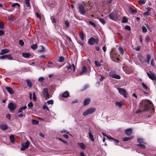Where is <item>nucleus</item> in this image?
<instances>
[{
    "label": "nucleus",
    "instance_id": "nucleus-10",
    "mask_svg": "<svg viewBox=\"0 0 156 156\" xmlns=\"http://www.w3.org/2000/svg\"><path fill=\"white\" fill-rule=\"evenodd\" d=\"M43 95L45 98H50V95L48 94V89L46 88L44 89L43 90Z\"/></svg>",
    "mask_w": 156,
    "mask_h": 156
},
{
    "label": "nucleus",
    "instance_id": "nucleus-26",
    "mask_svg": "<svg viewBox=\"0 0 156 156\" xmlns=\"http://www.w3.org/2000/svg\"><path fill=\"white\" fill-rule=\"evenodd\" d=\"M151 57V56L150 55L148 54L147 55L146 62L148 64L149 63Z\"/></svg>",
    "mask_w": 156,
    "mask_h": 156
},
{
    "label": "nucleus",
    "instance_id": "nucleus-12",
    "mask_svg": "<svg viewBox=\"0 0 156 156\" xmlns=\"http://www.w3.org/2000/svg\"><path fill=\"white\" fill-rule=\"evenodd\" d=\"M8 108L10 111H13L15 109V107L12 103H10L8 105Z\"/></svg>",
    "mask_w": 156,
    "mask_h": 156
},
{
    "label": "nucleus",
    "instance_id": "nucleus-39",
    "mask_svg": "<svg viewBox=\"0 0 156 156\" xmlns=\"http://www.w3.org/2000/svg\"><path fill=\"white\" fill-rule=\"evenodd\" d=\"M80 37L81 39L83 41L84 40V36L83 35V32H81L80 34Z\"/></svg>",
    "mask_w": 156,
    "mask_h": 156
},
{
    "label": "nucleus",
    "instance_id": "nucleus-29",
    "mask_svg": "<svg viewBox=\"0 0 156 156\" xmlns=\"http://www.w3.org/2000/svg\"><path fill=\"white\" fill-rule=\"evenodd\" d=\"M5 58H7L8 59L10 60H12L13 59V58L11 57L10 54H6L5 55Z\"/></svg>",
    "mask_w": 156,
    "mask_h": 156
},
{
    "label": "nucleus",
    "instance_id": "nucleus-20",
    "mask_svg": "<svg viewBox=\"0 0 156 156\" xmlns=\"http://www.w3.org/2000/svg\"><path fill=\"white\" fill-rule=\"evenodd\" d=\"M89 136L91 140L94 141V139L93 138V136L91 132L90 131V130H89Z\"/></svg>",
    "mask_w": 156,
    "mask_h": 156
},
{
    "label": "nucleus",
    "instance_id": "nucleus-47",
    "mask_svg": "<svg viewBox=\"0 0 156 156\" xmlns=\"http://www.w3.org/2000/svg\"><path fill=\"white\" fill-rule=\"evenodd\" d=\"M33 100L34 101H36L37 100L36 96L34 93L33 94Z\"/></svg>",
    "mask_w": 156,
    "mask_h": 156
},
{
    "label": "nucleus",
    "instance_id": "nucleus-54",
    "mask_svg": "<svg viewBox=\"0 0 156 156\" xmlns=\"http://www.w3.org/2000/svg\"><path fill=\"white\" fill-rule=\"evenodd\" d=\"M51 20L52 22L55 23H56V20H55V17H54L53 16H52L51 18Z\"/></svg>",
    "mask_w": 156,
    "mask_h": 156
},
{
    "label": "nucleus",
    "instance_id": "nucleus-55",
    "mask_svg": "<svg viewBox=\"0 0 156 156\" xmlns=\"http://www.w3.org/2000/svg\"><path fill=\"white\" fill-rule=\"evenodd\" d=\"M19 44L21 46L23 45L24 43L22 40H20L19 41Z\"/></svg>",
    "mask_w": 156,
    "mask_h": 156
},
{
    "label": "nucleus",
    "instance_id": "nucleus-61",
    "mask_svg": "<svg viewBox=\"0 0 156 156\" xmlns=\"http://www.w3.org/2000/svg\"><path fill=\"white\" fill-rule=\"evenodd\" d=\"M143 111V110H138L136 111L135 112V113L136 114H138V113H140L141 112Z\"/></svg>",
    "mask_w": 156,
    "mask_h": 156
},
{
    "label": "nucleus",
    "instance_id": "nucleus-38",
    "mask_svg": "<svg viewBox=\"0 0 156 156\" xmlns=\"http://www.w3.org/2000/svg\"><path fill=\"white\" fill-rule=\"evenodd\" d=\"M94 63L98 67H100L101 66V64L100 62L95 61L94 62Z\"/></svg>",
    "mask_w": 156,
    "mask_h": 156
},
{
    "label": "nucleus",
    "instance_id": "nucleus-34",
    "mask_svg": "<svg viewBox=\"0 0 156 156\" xmlns=\"http://www.w3.org/2000/svg\"><path fill=\"white\" fill-rule=\"evenodd\" d=\"M137 141L140 144H146V143L144 142V140L143 139H139L137 140Z\"/></svg>",
    "mask_w": 156,
    "mask_h": 156
},
{
    "label": "nucleus",
    "instance_id": "nucleus-22",
    "mask_svg": "<svg viewBox=\"0 0 156 156\" xmlns=\"http://www.w3.org/2000/svg\"><path fill=\"white\" fill-rule=\"evenodd\" d=\"M78 144L80 147L82 149H84L86 147V146L83 143H78Z\"/></svg>",
    "mask_w": 156,
    "mask_h": 156
},
{
    "label": "nucleus",
    "instance_id": "nucleus-44",
    "mask_svg": "<svg viewBox=\"0 0 156 156\" xmlns=\"http://www.w3.org/2000/svg\"><path fill=\"white\" fill-rule=\"evenodd\" d=\"M119 50L120 51L121 54L123 55L124 53L123 50L122 48L121 47H119Z\"/></svg>",
    "mask_w": 156,
    "mask_h": 156
},
{
    "label": "nucleus",
    "instance_id": "nucleus-64",
    "mask_svg": "<svg viewBox=\"0 0 156 156\" xmlns=\"http://www.w3.org/2000/svg\"><path fill=\"white\" fill-rule=\"evenodd\" d=\"M65 24L67 27H68L69 25V22L67 21H65Z\"/></svg>",
    "mask_w": 156,
    "mask_h": 156
},
{
    "label": "nucleus",
    "instance_id": "nucleus-3",
    "mask_svg": "<svg viewBox=\"0 0 156 156\" xmlns=\"http://www.w3.org/2000/svg\"><path fill=\"white\" fill-rule=\"evenodd\" d=\"M96 109L95 108H90L87 109L83 113V115L84 116L90 114L94 113L96 111Z\"/></svg>",
    "mask_w": 156,
    "mask_h": 156
},
{
    "label": "nucleus",
    "instance_id": "nucleus-43",
    "mask_svg": "<svg viewBox=\"0 0 156 156\" xmlns=\"http://www.w3.org/2000/svg\"><path fill=\"white\" fill-rule=\"evenodd\" d=\"M4 27V25L3 22L0 20V28L2 29Z\"/></svg>",
    "mask_w": 156,
    "mask_h": 156
},
{
    "label": "nucleus",
    "instance_id": "nucleus-31",
    "mask_svg": "<svg viewBox=\"0 0 156 156\" xmlns=\"http://www.w3.org/2000/svg\"><path fill=\"white\" fill-rule=\"evenodd\" d=\"M115 104L116 106L119 107H121L122 105V103L121 102H116Z\"/></svg>",
    "mask_w": 156,
    "mask_h": 156
},
{
    "label": "nucleus",
    "instance_id": "nucleus-9",
    "mask_svg": "<svg viewBox=\"0 0 156 156\" xmlns=\"http://www.w3.org/2000/svg\"><path fill=\"white\" fill-rule=\"evenodd\" d=\"M109 16L110 18L112 20H115L117 19V16L116 14L115 13H110Z\"/></svg>",
    "mask_w": 156,
    "mask_h": 156
},
{
    "label": "nucleus",
    "instance_id": "nucleus-25",
    "mask_svg": "<svg viewBox=\"0 0 156 156\" xmlns=\"http://www.w3.org/2000/svg\"><path fill=\"white\" fill-rule=\"evenodd\" d=\"M26 81L27 84V86L29 87H32V84L30 81L29 80H27Z\"/></svg>",
    "mask_w": 156,
    "mask_h": 156
},
{
    "label": "nucleus",
    "instance_id": "nucleus-62",
    "mask_svg": "<svg viewBox=\"0 0 156 156\" xmlns=\"http://www.w3.org/2000/svg\"><path fill=\"white\" fill-rule=\"evenodd\" d=\"M36 15L37 17L38 18H39L40 20L41 19V16L37 12L36 13Z\"/></svg>",
    "mask_w": 156,
    "mask_h": 156
},
{
    "label": "nucleus",
    "instance_id": "nucleus-4",
    "mask_svg": "<svg viewBox=\"0 0 156 156\" xmlns=\"http://www.w3.org/2000/svg\"><path fill=\"white\" fill-rule=\"evenodd\" d=\"M110 77L116 79H120L121 78V76L119 75L116 74L115 73L113 72H110L109 74Z\"/></svg>",
    "mask_w": 156,
    "mask_h": 156
},
{
    "label": "nucleus",
    "instance_id": "nucleus-49",
    "mask_svg": "<svg viewBox=\"0 0 156 156\" xmlns=\"http://www.w3.org/2000/svg\"><path fill=\"white\" fill-rule=\"evenodd\" d=\"M17 5L18 7H19L20 6V5L18 3H14L11 6L12 7H15V6Z\"/></svg>",
    "mask_w": 156,
    "mask_h": 156
},
{
    "label": "nucleus",
    "instance_id": "nucleus-40",
    "mask_svg": "<svg viewBox=\"0 0 156 156\" xmlns=\"http://www.w3.org/2000/svg\"><path fill=\"white\" fill-rule=\"evenodd\" d=\"M132 137H123L122 138V140L123 141H127L132 139Z\"/></svg>",
    "mask_w": 156,
    "mask_h": 156
},
{
    "label": "nucleus",
    "instance_id": "nucleus-14",
    "mask_svg": "<svg viewBox=\"0 0 156 156\" xmlns=\"http://www.w3.org/2000/svg\"><path fill=\"white\" fill-rule=\"evenodd\" d=\"M87 69L86 67L84 66H83L82 67L81 72L80 73V74L79 75H81L84 74L87 71Z\"/></svg>",
    "mask_w": 156,
    "mask_h": 156
},
{
    "label": "nucleus",
    "instance_id": "nucleus-41",
    "mask_svg": "<svg viewBox=\"0 0 156 156\" xmlns=\"http://www.w3.org/2000/svg\"><path fill=\"white\" fill-rule=\"evenodd\" d=\"M32 123L34 124H37L39 122L38 121L33 119L31 121Z\"/></svg>",
    "mask_w": 156,
    "mask_h": 156
},
{
    "label": "nucleus",
    "instance_id": "nucleus-15",
    "mask_svg": "<svg viewBox=\"0 0 156 156\" xmlns=\"http://www.w3.org/2000/svg\"><path fill=\"white\" fill-rule=\"evenodd\" d=\"M132 133V129H127L125 130V133L127 135L129 136Z\"/></svg>",
    "mask_w": 156,
    "mask_h": 156
},
{
    "label": "nucleus",
    "instance_id": "nucleus-58",
    "mask_svg": "<svg viewBox=\"0 0 156 156\" xmlns=\"http://www.w3.org/2000/svg\"><path fill=\"white\" fill-rule=\"evenodd\" d=\"M6 58L5 55H4L0 57V59H4Z\"/></svg>",
    "mask_w": 156,
    "mask_h": 156
},
{
    "label": "nucleus",
    "instance_id": "nucleus-2",
    "mask_svg": "<svg viewBox=\"0 0 156 156\" xmlns=\"http://www.w3.org/2000/svg\"><path fill=\"white\" fill-rule=\"evenodd\" d=\"M66 72L67 73H73L75 70V66L73 64L68 63L66 67Z\"/></svg>",
    "mask_w": 156,
    "mask_h": 156
},
{
    "label": "nucleus",
    "instance_id": "nucleus-8",
    "mask_svg": "<svg viewBox=\"0 0 156 156\" xmlns=\"http://www.w3.org/2000/svg\"><path fill=\"white\" fill-rule=\"evenodd\" d=\"M147 74L148 77L151 80H154L156 79V76L154 74L152 73L150 71L149 72H147Z\"/></svg>",
    "mask_w": 156,
    "mask_h": 156
},
{
    "label": "nucleus",
    "instance_id": "nucleus-19",
    "mask_svg": "<svg viewBox=\"0 0 156 156\" xmlns=\"http://www.w3.org/2000/svg\"><path fill=\"white\" fill-rule=\"evenodd\" d=\"M22 55L25 58H28L31 55L30 53L27 52L23 53H22Z\"/></svg>",
    "mask_w": 156,
    "mask_h": 156
},
{
    "label": "nucleus",
    "instance_id": "nucleus-33",
    "mask_svg": "<svg viewBox=\"0 0 156 156\" xmlns=\"http://www.w3.org/2000/svg\"><path fill=\"white\" fill-rule=\"evenodd\" d=\"M48 64L49 65H47V66L48 68L53 67L52 66V65H53V63L52 62H49L48 63Z\"/></svg>",
    "mask_w": 156,
    "mask_h": 156
},
{
    "label": "nucleus",
    "instance_id": "nucleus-37",
    "mask_svg": "<svg viewBox=\"0 0 156 156\" xmlns=\"http://www.w3.org/2000/svg\"><path fill=\"white\" fill-rule=\"evenodd\" d=\"M40 47V49L38 50L39 52H42L45 51V48L43 46H41Z\"/></svg>",
    "mask_w": 156,
    "mask_h": 156
},
{
    "label": "nucleus",
    "instance_id": "nucleus-32",
    "mask_svg": "<svg viewBox=\"0 0 156 156\" xmlns=\"http://www.w3.org/2000/svg\"><path fill=\"white\" fill-rule=\"evenodd\" d=\"M146 2V0H140L138 1L139 4L142 5L144 4Z\"/></svg>",
    "mask_w": 156,
    "mask_h": 156
},
{
    "label": "nucleus",
    "instance_id": "nucleus-11",
    "mask_svg": "<svg viewBox=\"0 0 156 156\" xmlns=\"http://www.w3.org/2000/svg\"><path fill=\"white\" fill-rule=\"evenodd\" d=\"M138 56L140 62L141 63H143L145 62V59L141 54L139 55Z\"/></svg>",
    "mask_w": 156,
    "mask_h": 156
},
{
    "label": "nucleus",
    "instance_id": "nucleus-1",
    "mask_svg": "<svg viewBox=\"0 0 156 156\" xmlns=\"http://www.w3.org/2000/svg\"><path fill=\"white\" fill-rule=\"evenodd\" d=\"M142 105L143 106V111H146L148 110L149 107H152L153 105L151 101L149 100H144L143 101ZM152 112H154V108L151 107Z\"/></svg>",
    "mask_w": 156,
    "mask_h": 156
},
{
    "label": "nucleus",
    "instance_id": "nucleus-28",
    "mask_svg": "<svg viewBox=\"0 0 156 156\" xmlns=\"http://www.w3.org/2000/svg\"><path fill=\"white\" fill-rule=\"evenodd\" d=\"M24 2L27 7H29L30 6V0H25Z\"/></svg>",
    "mask_w": 156,
    "mask_h": 156
},
{
    "label": "nucleus",
    "instance_id": "nucleus-36",
    "mask_svg": "<svg viewBox=\"0 0 156 156\" xmlns=\"http://www.w3.org/2000/svg\"><path fill=\"white\" fill-rule=\"evenodd\" d=\"M31 48L33 49H36L37 48V46L36 44H34L31 46Z\"/></svg>",
    "mask_w": 156,
    "mask_h": 156
},
{
    "label": "nucleus",
    "instance_id": "nucleus-24",
    "mask_svg": "<svg viewBox=\"0 0 156 156\" xmlns=\"http://www.w3.org/2000/svg\"><path fill=\"white\" fill-rule=\"evenodd\" d=\"M141 84L143 87L146 90V91H148L149 90V89L148 88L147 86L144 83H142Z\"/></svg>",
    "mask_w": 156,
    "mask_h": 156
},
{
    "label": "nucleus",
    "instance_id": "nucleus-21",
    "mask_svg": "<svg viewBox=\"0 0 156 156\" xmlns=\"http://www.w3.org/2000/svg\"><path fill=\"white\" fill-rule=\"evenodd\" d=\"M69 95V94L68 91L65 92L62 94V96L64 98H67Z\"/></svg>",
    "mask_w": 156,
    "mask_h": 156
},
{
    "label": "nucleus",
    "instance_id": "nucleus-27",
    "mask_svg": "<svg viewBox=\"0 0 156 156\" xmlns=\"http://www.w3.org/2000/svg\"><path fill=\"white\" fill-rule=\"evenodd\" d=\"M145 144H146L140 143V144H137L136 145L137 146L139 147L142 149H144L145 148Z\"/></svg>",
    "mask_w": 156,
    "mask_h": 156
},
{
    "label": "nucleus",
    "instance_id": "nucleus-7",
    "mask_svg": "<svg viewBox=\"0 0 156 156\" xmlns=\"http://www.w3.org/2000/svg\"><path fill=\"white\" fill-rule=\"evenodd\" d=\"M79 8L80 10V13L83 15H84L86 11L85 9L83 7V6L81 4H79Z\"/></svg>",
    "mask_w": 156,
    "mask_h": 156
},
{
    "label": "nucleus",
    "instance_id": "nucleus-63",
    "mask_svg": "<svg viewBox=\"0 0 156 156\" xmlns=\"http://www.w3.org/2000/svg\"><path fill=\"white\" fill-rule=\"evenodd\" d=\"M61 133H66V134H68L69 133H68V132H67V131H66V130H62V131H61Z\"/></svg>",
    "mask_w": 156,
    "mask_h": 156
},
{
    "label": "nucleus",
    "instance_id": "nucleus-60",
    "mask_svg": "<svg viewBox=\"0 0 156 156\" xmlns=\"http://www.w3.org/2000/svg\"><path fill=\"white\" fill-rule=\"evenodd\" d=\"M113 140L114 141L115 143V144H118L119 143V141L118 140L114 139Z\"/></svg>",
    "mask_w": 156,
    "mask_h": 156
},
{
    "label": "nucleus",
    "instance_id": "nucleus-42",
    "mask_svg": "<svg viewBox=\"0 0 156 156\" xmlns=\"http://www.w3.org/2000/svg\"><path fill=\"white\" fill-rule=\"evenodd\" d=\"M142 31L143 33H145L147 32V30L146 29V27L145 26H143L142 27Z\"/></svg>",
    "mask_w": 156,
    "mask_h": 156
},
{
    "label": "nucleus",
    "instance_id": "nucleus-51",
    "mask_svg": "<svg viewBox=\"0 0 156 156\" xmlns=\"http://www.w3.org/2000/svg\"><path fill=\"white\" fill-rule=\"evenodd\" d=\"M151 65L152 66H154V59H152L151 60L150 63Z\"/></svg>",
    "mask_w": 156,
    "mask_h": 156
},
{
    "label": "nucleus",
    "instance_id": "nucleus-35",
    "mask_svg": "<svg viewBox=\"0 0 156 156\" xmlns=\"http://www.w3.org/2000/svg\"><path fill=\"white\" fill-rule=\"evenodd\" d=\"M129 12L131 13H135L137 12V10H136L133 9L131 8H129Z\"/></svg>",
    "mask_w": 156,
    "mask_h": 156
},
{
    "label": "nucleus",
    "instance_id": "nucleus-18",
    "mask_svg": "<svg viewBox=\"0 0 156 156\" xmlns=\"http://www.w3.org/2000/svg\"><path fill=\"white\" fill-rule=\"evenodd\" d=\"M88 42L90 45H93L95 42V39L93 37H91L88 40Z\"/></svg>",
    "mask_w": 156,
    "mask_h": 156
},
{
    "label": "nucleus",
    "instance_id": "nucleus-48",
    "mask_svg": "<svg viewBox=\"0 0 156 156\" xmlns=\"http://www.w3.org/2000/svg\"><path fill=\"white\" fill-rule=\"evenodd\" d=\"M47 103L48 104L52 105L53 103V101L52 100H49L47 101Z\"/></svg>",
    "mask_w": 156,
    "mask_h": 156
},
{
    "label": "nucleus",
    "instance_id": "nucleus-23",
    "mask_svg": "<svg viewBox=\"0 0 156 156\" xmlns=\"http://www.w3.org/2000/svg\"><path fill=\"white\" fill-rule=\"evenodd\" d=\"M0 128L3 130H5L7 129V126L5 124H2L0 126Z\"/></svg>",
    "mask_w": 156,
    "mask_h": 156
},
{
    "label": "nucleus",
    "instance_id": "nucleus-59",
    "mask_svg": "<svg viewBox=\"0 0 156 156\" xmlns=\"http://www.w3.org/2000/svg\"><path fill=\"white\" fill-rule=\"evenodd\" d=\"M4 34V31L2 30H0V36L3 35Z\"/></svg>",
    "mask_w": 156,
    "mask_h": 156
},
{
    "label": "nucleus",
    "instance_id": "nucleus-50",
    "mask_svg": "<svg viewBox=\"0 0 156 156\" xmlns=\"http://www.w3.org/2000/svg\"><path fill=\"white\" fill-rule=\"evenodd\" d=\"M27 106L29 108H31L33 106V105L32 102H31L28 104Z\"/></svg>",
    "mask_w": 156,
    "mask_h": 156
},
{
    "label": "nucleus",
    "instance_id": "nucleus-52",
    "mask_svg": "<svg viewBox=\"0 0 156 156\" xmlns=\"http://www.w3.org/2000/svg\"><path fill=\"white\" fill-rule=\"evenodd\" d=\"M89 23L90 24H91L94 26H95V23L93 21L91 20H89Z\"/></svg>",
    "mask_w": 156,
    "mask_h": 156
},
{
    "label": "nucleus",
    "instance_id": "nucleus-6",
    "mask_svg": "<svg viewBox=\"0 0 156 156\" xmlns=\"http://www.w3.org/2000/svg\"><path fill=\"white\" fill-rule=\"evenodd\" d=\"M30 142L27 140L26 142L22 143L21 144L22 147L21 148V151H24L25 149L27 148L29 145Z\"/></svg>",
    "mask_w": 156,
    "mask_h": 156
},
{
    "label": "nucleus",
    "instance_id": "nucleus-53",
    "mask_svg": "<svg viewBox=\"0 0 156 156\" xmlns=\"http://www.w3.org/2000/svg\"><path fill=\"white\" fill-rule=\"evenodd\" d=\"M127 21V19L125 17H123L122 20V22L125 23Z\"/></svg>",
    "mask_w": 156,
    "mask_h": 156
},
{
    "label": "nucleus",
    "instance_id": "nucleus-16",
    "mask_svg": "<svg viewBox=\"0 0 156 156\" xmlns=\"http://www.w3.org/2000/svg\"><path fill=\"white\" fill-rule=\"evenodd\" d=\"M9 50L8 49H2L1 52L0 53V55H2L4 54L7 53L9 52Z\"/></svg>",
    "mask_w": 156,
    "mask_h": 156
},
{
    "label": "nucleus",
    "instance_id": "nucleus-57",
    "mask_svg": "<svg viewBox=\"0 0 156 156\" xmlns=\"http://www.w3.org/2000/svg\"><path fill=\"white\" fill-rule=\"evenodd\" d=\"M125 29L129 30H131V28L129 26H126L125 27Z\"/></svg>",
    "mask_w": 156,
    "mask_h": 156
},
{
    "label": "nucleus",
    "instance_id": "nucleus-5",
    "mask_svg": "<svg viewBox=\"0 0 156 156\" xmlns=\"http://www.w3.org/2000/svg\"><path fill=\"white\" fill-rule=\"evenodd\" d=\"M117 90L119 91V93L120 94L122 95L124 97L127 98V94L126 91L124 90L121 88H118Z\"/></svg>",
    "mask_w": 156,
    "mask_h": 156
},
{
    "label": "nucleus",
    "instance_id": "nucleus-30",
    "mask_svg": "<svg viewBox=\"0 0 156 156\" xmlns=\"http://www.w3.org/2000/svg\"><path fill=\"white\" fill-rule=\"evenodd\" d=\"M9 138L11 141V142L12 143H14L15 142V139L14 136L12 135H11L9 136Z\"/></svg>",
    "mask_w": 156,
    "mask_h": 156
},
{
    "label": "nucleus",
    "instance_id": "nucleus-56",
    "mask_svg": "<svg viewBox=\"0 0 156 156\" xmlns=\"http://www.w3.org/2000/svg\"><path fill=\"white\" fill-rule=\"evenodd\" d=\"M44 80V79L42 77H39L38 79V81L39 82H42Z\"/></svg>",
    "mask_w": 156,
    "mask_h": 156
},
{
    "label": "nucleus",
    "instance_id": "nucleus-46",
    "mask_svg": "<svg viewBox=\"0 0 156 156\" xmlns=\"http://www.w3.org/2000/svg\"><path fill=\"white\" fill-rule=\"evenodd\" d=\"M64 60V58L63 57L61 56L58 59V61L60 62H62Z\"/></svg>",
    "mask_w": 156,
    "mask_h": 156
},
{
    "label": "nucleus",
    "instance_id": "nucleus-45",
    "mask_svg": "<svg viewBox=\"0 0 156 156\" xmlns=\"http://www.w3.org/2000/svg\"><path fill=\"white\" fill-rule=\"evenodd\" d=\"M99 20V21L103 24H105V21L103 19L101 18H100Z\"/></svg>",
    "mask_w": 156,
    "mask_h": 156
},
{
    "label": "nucleus",
    "instance_id": "nucleus-17",
    "mask_svg": "<svg viewBox=\"0 0 156 156\" xmlns=\"http://www.w3.org/2000/svg\"><path fill=\"white\" fill-rule=\"evenodd\" d=\"M5 88L9 94H12L14 93V91L11 88L6 87Z\"/></svg>",
    "mask_w": 156,
    "mask_h": 156
},
{
    "label": "nucleus",
    "instance_id": "nucleus-13",
    "mask_svg": "<svg viewBox=\"0 0 156 156\" xmlns=\"http://www.w3.org/2000/svg\"><path fill=\"white\" fill-rule=\"evenodd\" d=\"M90 101V99L89 98H86L83 101V106H86L88 105Z\"/></svg>",
    "mask_w": 156,
    "mask_h": 156
}]
</instances>
